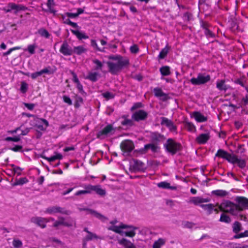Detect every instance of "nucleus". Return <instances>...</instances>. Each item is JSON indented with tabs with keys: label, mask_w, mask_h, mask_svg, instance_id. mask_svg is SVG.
I'll return each mask as SVG.
<instances>
[{
	"label": "nucleus",
	"mask_w": 248,
	"mask_h": 248,
	"mask_svg": "<svg viewBox=\"0 0 248 248\" xmlns=\"http://www.w3.org/2000/svg\"><path fill=\"white\" fill-rule=\"evenodd\" d=\"M145 169V165L140 160L133 159L130 162V170L133 172L142 171Z\"/></svg>",
	"instance_id": "7"
},
{
	"label": "nucleus",
	"mask_w": 248,
	"mask_h": 248,
	"mask_svg": "<svg viewBox=\"0 0 248 248\" xmlns=\"http://www.w3.org/2000/svg\"><path fill=\"white\" fill-rule=\"evenodd\" d=\"M72 32L80 40L88 38V36L85 33L78 30H72Z\"/></svg>",
	"instance_id": "28"
},
{
	"label": "nucleus",
	"mask_w": 248,
	"mask_h": 248,
	"mask_svg": "<svg viewBox=\"0 0 248 248\" xmlns=\"http://www.w3.org/2000/svg\"><path fill=\"white\" fill-rule=\"evenodd\" d=\"M229 248H248V245L234 243H231L228 246Z\"/></svg>",
	"instance_id": "38"
},
{
	"label": "nucleus",
	"mask_w": 248,
	"mask_h": 248,
	"mask_svg": "<svg viewBox=\"0 0 248 248\" xmlns=\"http://www.w3.org/2000/svg\"><path fill=\"white\" fill-rule=\"evenodd\" d=\"M36 122V126L40 130H45L48 125V122L44 119H38Z\"/></svg>",
	"instance_id": "20"
},
{
	"label": "nucleus",
	"mask_w": 248,
	"mask_h": 248,
	"mask_svg": "<svg viewBox=\"0 0 248 248\" xmlns=\"http://www.w3.org/2000/svg\"><path fill=\"white\" fill-rule=\"evenodd\" d=\"M60 52L64 56H70L73 53V49L68 45L67 42H64L61 46Z\"/></svg>",
	"instance_id": "12"
},
{
	"label": "nucleus",
	"mask_w": 248,
	"mask_h": 248,
	"mask_svg": "<svg viewBox=\"0 0 248 248\" xmlns=\"http://www.w3.org/2000/svg\"><path fill=\"white\" fill-rule=\"evenodd\" d=\"M84 187L85 189V190H79V191H77L75 193V195L76 196H79V195H80L81 194H89V193H90V186H89V185L85 186H84Z\"/></svg>",
	"instance_id": "35"
},
{
	"label": "nucleus",
	"mask_w": 248,
	"mask_h": 248,
	"mask_svg": "<svg viewBox=\"0 0 248 248\" xmlns=\"http://www.w3.org/2000/svg\"><path fill=\"white\" fill-rule=\"evenodd\" d=\"M154 93L156 97L159 98L160 100L163 101H166L168 98V95L164 93L160 88H155L154 89Z\"/></svg>",
	"instance_id": "18"
},
{
	"label": "nucleus",
	"mask_w": 248,
	"mask_h": 248,
	"mask_svg": "<svg viewBox=\"0 0 248 248\" xmlns=\"http://www.w3.org/2000/svg\"><path fill=\"white\" fill-rule=\"evenodd\" d=\"M241 224L238 222H235L233 225V231L234 232L237 233L241 230Z\"/></svg>",
	"instance_id": "46"
},
{
	"label": "nucleus",
	"mask_w": 248,
	"mask_h": 248,
	"mask_svg": "<svg viewBox=\"0 0 248 248\" xmlns=\"http://www.w3.org/2000/svg\"><path fill=\"white\" fill-rule=\"evenodd\" d=\"M119 243L124 248H136L132 243L124 238L119 240Z\"/></svg>",
	"instance_id": "22"
},
{
	"label": "nucleus",
	"mask_w": 248,
	"mask_h": 248,
	"mask_svg": "<svg viewBox=\"0 0 248 248\" xmlns=\"http://www.w3.org/2000/svg\"><path fill=\"white\" fill-rule=\"evenodd\" d=\"M210 76L205 74H199L197 78H193L190 79V82L193 85H199L205 84L210 80Z\"/></svg>",
	"instance_id": "6"
},
{
	"label": "nucleus",
	"mask_w": 248,
	"mask_h": 248,
	"mask_svg": "<svg viewBox=\"0 0 248 248\" xmlns=\"http://www.w3.org/2000/svg\"><path fill=\"white\" fill-rule=\"evenodd\" d=\"M109 58L112 60V61L108 62L107 64L110 72L113 74H116L123 67L128 65L129 63L128 59L121 56H110Z\"/></svg>",
	"instance_id": "2"
},
{
	"label": "nucleus",
	"mask_w": 248,
	"mask_h": 248,
	"mask_svg": "<svg viewBox=\"0 0 248 248\" xmlns=\"http://www.w3.org/2000/svg\"><path fill=\"white\" fill-rule=\"evenodd\" d=\"M160 72L163 76H169L170 74V67L168 66H163L160 68Z\"/></svg>",
	"instance_id": "29"
},
{
	"label": "nucleus",
	"mask_w": 248,
	"mask_h": 248,
	"mask_svg": "<svg viewBox=\"0 0 248 248\" xmlns=\"http://www.w3.org/2000/svg\"><path fill=\"white\" fill-rule=\"evenodd\" d=\"M130 51L133 54H136L139 51V48L137 45H133L130 47Z\"/></svg>",
	"instance_id": "53"
},
{
	"label": "nucleus",
	"mask_w": 248,
	"mask_h": 248,
	"mask_svg": "<svg viewBox=\"0 0 248 248\" xmlns=\"http://www.w3.org/2000/svg\"><path fill=\"white\" fill-rule=\"evenodd\" d=\"M121 147L124 152L129 153L133 150L134 146L132 141L126 140L121 143Z\"/></svg>",
	"instance_id": "10"
},
{
	"label": "nucleus",
	"mask_w": 248,
	"mask_h": 248,
	"mask_svg": "<svg viewBox=\"0 0 248 248\" xmlns=\"http://www.w3.org/2000/svg\"><path fill=\"white\" fill-rule=\"evenodd\" d=\"M25 7L21 5L16 4L14 3H10L8 6L3 8V10L6 13L10 12L12 10H15V12L16 13L18 11L24 10Z\"/></svg>",
	"instance_id": "8"
},
{
	"label": "nucleus",
	"mask_w": 248,
	"mask_h": 248,
	"mask_svg": "<svg viewBox=\"0 0 248 248\" xmlns=\"http://www.w3.org/2000/svg\"><path fill=\"white\" fill-rule=\"evenodd\" d=\"M103 96H104V97L106 98L107 99H111L113 97V94L109 92H106L103 93Z\"/></svg>",
	"instance_id": "58"
},
{
	"label": "nucleus",
	"mask_w": 248,
	"mask_h": 248,
	"mask_svg": "<svg viewBox=\"0 0 248 248\" xmlns=\"http://www.w3.org/2000/svg\"><path fill=\"white\" fill-rule=\"evenodd\" d=\"M12 170L14 171L15 174H17V175L19 176L21 174V172L23 170V169L20 168L19 167L15 166L14 165H12Z\"/></svg>",
	"instance_id": "39"
},
{
	"label": "nucleus",
	"mask_w": 248,
	"mask_h": 248,
	"mask_svg": "<svg viewBox=\"0 0 248 248\" xmlns=\"http://www.w3.org/2000/svg\"><path fill=\"white\" fill-rule=\"evenodd\" d=\"M113 130L112 126L111 124H108L98 132V137L100 138H103L104 136L111 133Z\"/></svg>",
	"instance_id": "19"
},
{
	"label": "nucleus",
	"mask_w": 248,
	"mask_h": 248,
	"mask_svg": "<svg viewBox=\"0 0 248 248\" xmlns=\"http://www.w3.org/2000/svg\"><path fill=\"white\" fill-rule=\"evenodd\" d=\"M200 206L204 210L208 211L209 212V213H212V212L214 208V206L213 205V204H202Z\"/></svg>",
	"instance_id": "41"
},
{
	"label": "nucleus",
	"mask_w": 248,
	"mask_h": 248,
	"mask_svg": "<svg viewBox=\"0 0 248 248\" xmlns=\"http://www.w3.org/2000/svg\"><path fill=\"white\" fill-rule=\"evenodd\" d=\"M121 124L124 126L129 127L131 126L133 124V122L132 120L124 118V120L122 121Z\"/></svg>",
	"instance_id": "45"
},
{
	"label": "nucleus",
	"mask_w": 248,
	"mask_h": 248,
	"mask_svg": "<svg viewBox=\"0 0 248 248\" xmlns=\"http://www.w3.org/2000/svg\"><path fill=\"white\" fill-rule=\"evenodd\" d=\"M43 158H44L45 159L47 160L48 162H51L54 161V160H57V159H59V160L62 159V155L61 154L56 153H55V154L54 155H53L50 157H46V156H43Z\"/></svg>",
	"instance_id": "26"
},
{
	"label": "nucleus",
	"mask_w": 248,
	"mask_h": 248,
	"mask_svg": "<svg viewBox=\"0 0 248 248\" xmlns=\"http://www.w3.org/2000/svg\"><path fill=\"white\" fill-rule=\"evenodd\" d=\"M36 46L35 44L30 45L28 46L27 50L31 54H33L35 53V49Z\"/></svg>",
	"instance_id": "54"
},
{
	"label": "nucleus",
	"mask_w": 248,
	"mask_h": 248,
	"mask_svg": "<svg viewBox=\"0 0 248 248\" xmlns=\"http://www.w3.org/2000/svg\"><path fill=\"white\" fill-rule=\"evenodd\" d=\"M170 48V46H169L168 45H167L165 48L162 49L158 55L159 58L160 59H164L167 56Z\"/></svg>",
	"instance_id": "32"
},
{
	"label": "nucleus",
	"mask_w": 248,
	"mask_h": 248,
	"mask_svg": "<svg viewBox=\"0 0 248 248\" xmlns=\"http://www.w3.org/2000/svg\"><path fill=\"white\" fill-rule=\"evenodd\" d=\"M40 73L41 74V76L43 74H50L52 73L51 71L48 69V68H45L39 71Z\"/></svg>",
	"instance_id": "59"
},
{
	"label": "nucleus",
	"mask_w": 248,
	"mask_h": 248,
	"mask_svg": "<svg viewBox=\"0 0 248 248\" xmlns=\"http://www.w3.org/2000/svg\"><path fill=\"white\" fill-rule=\"evenodd\" d=\"M164 146L167 152L171 155L175 154L181 149V145L171 139H168Z\"/></svg>",
	"instance_id": "5"
},
{
	"label": "nucleus",
	"mask_w": 248,
	"mask_h": 248,
	"mask_svg": "<svg viewBox=\"0 0 248 248\" xmlns=\"http://www.w3.org/2000/svg\"><path fill=\"white\" fill-rule=\"evenodd\" d=\"M144 149L146 150L151 149L153 152H155L157 149V146L154 144H148L144 146Z\"/></svg>",
	"instance_id": "47"
},
{
	"label": "nucleus",
	"mask_w": 248,
	"mask_h": 248,
	"mask_svg": "<svg viewBox=\"0 0 248 248\" xmlns=\"http://www.w3.org/2000/svg\"><path fill=\"white\" fill-rule=\"evenodd\" d=\"M49 219L53 220L54 219L52 218L47 219L46 218H43L41 217H32L31 219V222L36 224L42 228H44L46 226V223L49 221Z\"/></svg>",
	"instance_id": "9"
},
{
	"label": "nucleus",
	"mask_w": 248,
	"mask_h": 248,
	"mask_svg": "<svg viewBox=\"0 0 248 248\" xmlns=\"http://www.w3.org/2000/svg\"><path fill=\"white\" fill-rule=\"evenodd\" d=\"M209 139V133L206 132L205 133L200 134L199 136H198L196 139V141L199 144H203L206 143Z\"/></svg>",
	"instance_id": "16"
},
{
	"label": "nucleus",
	"mask_w": 248,
	"mask_h": 248,
	"mask_svg": "<svg viewBox=\"0 0 248 248\" xmlns=\"http://www.w3.org/2000/svg\"><path fill=\"white\" fill-rule=\"evenodd\" d=\"M38 32L41 36L45 38H48L50 36V33L44 28L40 29L38 31Z\"/></svg>",
	"instance_id": "33"
},
{
	"label": "nucleus",
	"mask_w": 248,
	"mask_h": 248,
	"mask_svg": "<svg viewBox=\"0 0 248 248\" xmlns=\"http://www.w3.org/2000/svg\"><path fill=\"white\" fill-rule=\"evenodd\" d=\"M21 49L20 46H15L12 48H10L7 51L4 52L2 54L3 56H7L9 55L11 52L14 50H18Z\"/></svg>",
	"instance_id": "48"
},
{
	"label": "nucleus",
	"mask_w": 248,
	"mask_h": 248,
	"mask_svg": "<svg viewBox=\"0 0 248 248\" xmlns=\"http://www.w3.org/2000/svg\"><path fill=\"white\" fill-rule=\"evenodd\" d=\"M219 220L221 222L227 223H230L231 221L230 217L224 213L221 214Z\"/></svg>",
	"instance_id": "43"
},
{
	"label": "nucleus",
	"mask_w": 248,
	"mask_h": 248,
	"mask_svg": "<svg viewBox=\"0 0 248 248\" xmlns=\"http://www.w3.org/2000/svg\"><path fill=\"white\" fill-rule=\"evenodd\" d=\"M21 137L20 135H17L14 137H8L5 139V140L7 141H14V142H18L20 140Z\"/></svg>",
	"instance_id": "44"
},
{
	"label": "nucleus",
	"mask_w": 248,
	"mask_h": 248,
	"mask_svg": "<svg viewBox=\"0 0 248 248\" xmlns=\"http://www.w3.org/2000/svg\"><path fill=\"white\" fill-rule=\"evenodd\" d=\"M238 204L237 207L239 208V213L246 208H248V199L244 197H239L237 200Z\"/></svg>",
	"instance_id": "13"
},
{
	"label": "nucleus",
	"mask_w": 248,
	"mask_h": 248,
	"mask_svg": "<svg viewBox=\"0 0 248 248\" xmlns=\"http://www.w3.org/2000/svg\"><path fill=\"white\" fill-rule=\"evenodd\" d=\"M214 193L217 196H225L227 195V192L223 190H218L214 191Z\"/></svg>",
	"instance_id": "56"
},
{
	"label": "nucleus",
	"mask_w": 248,
	"mask_h": 248,
	"mask_svg": "<svg viewBox=\"0 0 248 248\" xmlns=\"http://www.w3.org/2000/svg\"><path fill=\"white\" fill-rule=\"evenodd\" d=\"M28 182V180L27 179V178H26V177L20 178L16 181L15 185H22L27 183Z\"/></svg>",
	"instance_id": "49"
},
{
	"label": "nucleus",
	"mask_w": 248,
	"mask_h": 248,
	"mask_svg": "<svg viewBox=\"0 0 248 248\" xmlns=\"http://www.w3.org/2000/svg\"><path fill=\"white\" fill-rule=\"evenodd\" d=\"M222 211L229 213L232 215L236 216L239 213V208L237 204L230 201H225L222 202L218 207Z\"/></svg>",
	"instance_id": "4"
},
{
	"label": "nucleus",
	"mask_w": 248,
	"mask_h": 248,
	"mask_svg": "<svg viewBox=\"0 0 248 248\" xmlns=\"http://www.w3.org/2000/svg\"><path fill=\"white\" fill-rule=\"evenodd\" d=\"M98 73L96 72H90L88 76L86 78L92 81H96L97 79Z\"/></svg>",
	"instance_id": "37"
},
{
	"label": "nucleus",
	"mask_w": 248,
	"mask_h": 248,
	"mask_svg": "<svg viewBox=\"0 0 248 248\" xmlns=\"http://www.w3.org/2000/svg\"><path fill=\"white\" fill-rule=\"evenodd\" d=\"M90 193L92 191H94L96 194L104 196L106 194V191L105 189H102L100 186H93L89 185Z\"/></svg>",
	"instance_id": "21"
},
{
	"label": "nucleus",
	"mask_w": 248,
	"mask_h": 248,
	"mask_svg": "<svg viewBox=\"0 0 248 248\" xmlns=\"http://www.w3.org/2000/svg\"><path fill=\"white\" fill-rule=\"evenodd\" d=\"M63 101L69 105L72 104V101L69 97L64 95L63 96Z\"/></svg>",
	"instance_id": "57"
},
{
	"label": "nucleus",
	"mask_w": 248,
	"mask_h": 248,
	"mask_svg": "<svg viewBox=\"0 0 248 248\" xmlns=\"http://www.w3.org/2000/svg\"><path fill=\"white\" fill-rule=\"evenodd\" d=\"M217 88L220 91H226L227 90V87L225 84V80H217Z\"/></svg>",
	"instance_id": "31"
},
{
	"label": "nucleus",
	"mask_w": 248,
	"mask_h": 248,
	"mask_svg": "<svg viewBox=\"0 0 248 248\" xmlns=\"http://www.w3.org/2000/svg\"><path fill=\"white\" fill-rule=\"evenodd\" d=\"M83 103V99L79 96H78L76 98V102H75V107L76 108H78L81 104Z\"/></svg>",
	"instance_id": "55"
},
{
	"label": "nucleus",
	"mask_w": 248,
	"mask_h": 248,
	"mask_svg": "<svg viewBox=\"0 0 248 248\" xmlns=\"http://www.w3.org/2000/svg\"><path fill=\"white\" fill-rule=\"evenodd\" d=\"M93 62L96 65L95 69H101L103 64L102 62L97 59H94L93 61Z\"/></svg>",
	"instance_id": "51"
},
{
	"label": "nucleus",
	"mask_w": 248,
	"mask_h": 248,
	"mask_svg": "<svg viewBox=\"0 0 248 248\" xmlns=\"http://www.w3.org/2000/svg\"><path fill=\"white\" fill-rule=\"evenodd\" d=\"M22 147L21 145H16V146L11 148V150L15 152H19L22 150Z\"/></svg>",
	"instance_id": "60"
},
{
	"label": "nucleus",
	"mask_w": 248,
	"mask_h": 248,
	"mask_svg": "<svg viewBox=\"0 0 248 248\" xmlns=\"http://www.w3.org/2000/svg\"><path fill=\"white\" fill-rule=\"evenodd\" d=\"M117 220L110 222L111 225L108 229L116 233H119L122 236H125L129 237H133L136 234V231L137 228L133 226H128L121 223L119 225H116Z\"/></svg>",
	"instance_id": "1"
},
{
	"label": "nucleus",
	"mask_w": 248,
	"mask_h": 248,
	"mask_svg": "<svg viewBox=\"0 0 248 248\" xmlns=\"http://www.w3.org/2000/svg\"><path fill=\"white\" fill-rule=\"evenodd\" d=\"M24 106L29 110H32L34 107L33 104L24 103Z\"/></svg>",
	"instance_id": "63"
},
{
	"label": "nucleus",
	"mask_w": 248,
	"mask_h": 248,
	"mask_svg": "<svg viewBox=\"0 0 248 248\" xmlns=\"http://www.w3.org/2000/svg\"><path fill=\"white\" fill-rule=\"evenodd\" d=\"M157 186L159 187L166 189H175L176 188L174 186H170V184L167 182H161L157 184Z\"/></svg>",
	"instance_id": "30"
},
{
	"label": "nucleus",
	"mask_w": 248,
	"mask_h": 248,
	"mask_svg": "<svg viewBox=\"0 0 248 248\" xmlns=\"http://www.w3.org/2000/svg\"><path fill=\"white\" fill-rule=\"evenodd\" d=\"M13 245L15 248H18L22 246V243L19 239H15L13 240Z\"/></svg>",
	"instance_id": "52"
},
{
	"label": "nucleus",
	"mask_w": 248,
	"mask_h": 248,
	"mask_svg": "<svg viewBox=\"0 0 248 248\" xmlns=\"http://www.w3.org/2000/svg\"><path fill=\"white\" fill-rule=\"evenodd\" d=\"M60 225H64V226H70L73 225V223H68L66 221H65L64 219H60L59 221H55V223H54L53 226L54 227H56Z\"/></svg>",
	"instance_id": "36"
},
{
	"label": "nucleus",
	"mask_w": 248,
	"mask_h": 248,
	"mask_svg": "<svg viewBox=\"0 0 248 248\" xmlns=\"http://www.w3.org/2000/svg\"><path fill=\"white\" fill-rule=\"evenodd\" d=\"M40 76H41V74H40L39 71V72H35V73H33L31 74V77L33 79H36L37 78H38V77H39Z\"/></svg>",
	"instance_id": "61"
},
{
	"label": "nucleus",
	"mask_w": 248,
	"mask_h": 248,
	"mask_svg": "<svg viewBox=\"0 0 248 248\" xmlns=\"http://www.w3.org/2000/svg\"><path fill=\"white\" fill-rule=\"evenodd\" d=\"M185 128L189 132L195 133L196 131V127L195 125L189 122H185L184 123Z\"/></svg>",
	"instance_id": "24"
},
{
	"label": "nucleus",
	"mask_w": 248,
	"mask_h": 248,
	"mask_svg": "<svg viewBox=\"0 0 248 248\" xmlns=\"http://www.w3.org/2000/svg\"><path fill=\"white\" fill-rule=\"evenodd\" d=\"M166 242V239L160 238L155 241L153 245V248H161Z\"/></svg>",
	"instance_id": "23"
},
{
	"label": "nucleus",
	"mask_w": 248,
	"mask_h": 248,
	"mask_svg": "<svg viewBox=\"0 0 248 248\" xmlns=\"http://www.w3.org/2000/svg\"><path fill=\"white\" fill-rule=\"evenodd\" d=\"M90 212L93 217L102 221H105L106 219V218L105 217L94 211H90Z\"/></svg>",
	"instance_id": "42"
},
{
	"label": "nucleus",
	"mask_w": 248,
	"mask_h": 248,
	"mask_svg": "<svg viewBox=\"0 0 248 248\" xmlns=\"http://www.w3.org/2000/svg\"><path fill=\"white\" fill-rule=\"evenodd\" d=\"M87 49L82 46H75L73 49V53L77 55H81V54L85 53Z\"/></svg>",
	"instance_id": "27"
},
{
	"label": "nucleus",
	"mask_w": 248,
	"mask_h": 248,
	"mask_svg": "<svg viewBox=\"0 0 248 248\" xmlns=\"http://www.w3.org/2000/svg\"><path fill=\"white\" fill-rule=\"evenodd\" d=\"M147 116L146 112L143 110H140L136 111L132 115V119L136 121L144 120Z\"/></svg>",
	"instance_id": "14"
},
{
	"label": "nucleus",
	"mask_w": 248,
	"mask_h": 248,
	"mask_svg": "<svg viewBox=\"0 0 248 248\" xmlns=\"http://www.w3.org/2000/svg\"><path fill=\"white\" fill-rule=\"evenodd\" d=\"M59 212H62V209L60 207L57 206L48 207L45 211V213H47L49 214H54Z\"/></svg>",
	"instance_id": "25"
},
{
	"label": "nucleus",
	"mask_w": 248,
	"mask_h": 248,
	"mask_svg": "<svg viewBox=\"0 0 248 248\" xmlns=\"http://www.w3.org/2000/svg\"><path fill=\"white\" fill-rule=\"evenodd\" d=\"M209 202V199L207 198H203L200 197H193L189 198L188 202L193 203L195 205H198L203 202Z\"/></svg>",
	"instance_id": "17"
},
{
	"label": "nucleus",
	"mask_w": 248,
	"mask_h": 248,
	"mask_svg": "<svg viewBox=\"0 0 248 248\" xmlns=\"http://www.w3.org/2000/svg\"><path fill=\"white\" fill-rule=\"evenodd\" d=\"M202 27L204 29V33L207 37H214V34L209 30L207 29V25L206 24H202Z\"/></svg>",
	"instance_id": "34"
},
{
	"label": "nucleus",
	"mask_w": 248,
	"mask_h": 248,
	"mask_svg": "<svg viewBox=\"0 0 248 248\" xmlns=\"http://www.w3.org/2000/svg\"><path fill=\"white\" fill-rule=\"evenodd\" d=\"M30 130V128H26L25 129L22 130H21V133L19 135L20 136H25V135H27L28 133L29 132Z\"/></svg>",
	"instance_id": "62"
},
{
	"label": "nucleus",
	"mask_w": 248,
	"mask_h": 248,
	"mask_svg": "<svg viewBox=\"0 0 248 248\" xmlns=\"http://www.w3.org/2000/svg\"><path fill=\"white\" fill-rule=\"evenodd\" d=\"M28 85L24 81H22L21 84L20 91L22 93H25L28 90Z\"/></svg>",
	"instance_id": "50"
},
{
	"label": "nucleus",
	"mask_w": 248,
	"mask_h": 248,
	"mask_svg": "<svg viewBox=\"0 0 248 248\" xmlns=\"http://www.w3.org/2000/svg\"><path fill=\"white\" fill-rule=\"evenodd\" d=\"M216 156L226 159L228 162L233 164H236L241 168H244L246 166V163L245 160L239 158L235 155L229 154L222 149L217 151Z\"/></svg>",
	"instance_id": "3"
},
{
	"label": "nucleus",
	"mask_w": 248,
	"mask_h": 248,
	"mask_svg": "<svg viewBox=\"0 0 248 248\" xmlns=\"http://www.w3.org/2000/svg\"><path fill=\"white\" fill-rule=\"evenodd\" d=\"M88 235L85 237V240L86 241L92 240L93 239H97L99 238L95 234L92 233L90 232H87Z\"/></svg>",
	"instance_id": "40"
},
{
	"label": "nucleus",
	"mask_w": 248,
	"mask_h": 248,
	"mask_svg": "<svg viewBox=\"0 0 248 248\" xmlns=\"http://www.w3.org/2000/svg\"><path fill=\"white\" fill-rule=\"evenodd\" d=\"M191 116L198 123L204 122H206L207 120V117L199 111L193 112L191 113Z\"/></svg>",
	"instance_id": "15"
},
{
	"label": "nucleus",
	"mask_w": 248,
	"mask_h": 248,
	"mask_svg": "<svg viewBox=\"0 0 248 248\" xmlns=\"http://www.w3.org/2000/svg\"><path fill=\"white\" fill-rule=\"evenodd\" d=\"M161 124L167 126L171 132H175L176 130V126L174 125L173 123L167 118L162 117L161 118Z\"/></svg>",
	"instance_id": "11"
},
{
	"label": "nucleus",
	"mask_w": 248,
	"mask_h": 248,
	"mask_svg": "<svg viewBox=\"0 0 248 248\" xmlns=\"http://www.w3.org/2000/svg\"><path fill=\"white\" fill-rule=\"evenodd\" d=\"M66 15L68 17H70V18H75V17L78 16V14H77V13H67L66 14Z\"/></svg>",
	"instance_id": "64"
}]
</instances>
